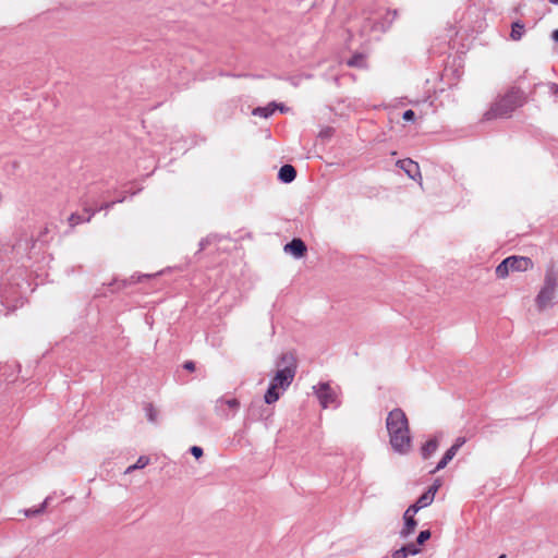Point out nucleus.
I'll return each instance as SVG.
<instances>
[{
	"label": "nucleus",
	"instance_id": "1",
	"mask_svg": "<svg viewBox=\"0 0 558 558\" xmlns=\"http://www.w3.org/2000/svg\"><path fill=\"white\" fill-rule=\"evenodd\" d=\"M276 374L264 396L267 404L276 402L292 384L298 369L296 357L291 352L282 353L276 362Z\"/></svg>",
	"mask_w": 558,
	"mask_h": 558
},
{
	"label": "nucleus",
	"instance_id": "2",
	"mask_svg": "<svg viewBox=\"0 0 558 558\" xmlns=\"http://www.w3.org/2000/svg\"><path fill=\"white\" fill-rule=\"evenodd\" d=\"M386 427L392 449L400 454H407L411 450L412 438L405 413L399 408L391 410L386 418Z\"/></svg>",
	"mask_w": 558,
	"mask_h": 558
},
{
	"label": "nucleus",
	"instance_id": "3",
	"mask_svg": "<svg viewBox=\"0 0 558 558\" xmlns=\"http://www.w3.org/2000/svg\"><path fill=\"white\" fill-rule=\"evenodd\" d=\"M527 101L526 93L517 84L510 86L507 92L499 96L483 114V120L509 118L515 109Z\"/></svg>",
	"mask_w": 558,
	"mask_h": 558
},
{
	"label": "nucleus",
	"instance_id": "4",
	"mask_svg": "<svg viewBox=\"0 0 558 558\" xmlns=\"http://www.w3.org/2000/svg\"><path fill=\"white\" fill-rule=\"evenodd\" d=\"M558 288V271L550 267L546 270L544 283L538 294L536 295L535 303L539 311H543L553 305Z\"/></svg>",
	"mask_w": 558,
	"mask_h": 558
},
{
	"label": "nucleus",
	"instance_id": "5",
	"mask_svg": "<svg viewBox=\"0 0 558 558\" xmlns=\"http://www.w3.org/2000/svg\"><path fill=\"white\" fill-rule=\"evenodd\" d=\"M313 389L324 409L328 407H338L340 404L337 392L328 383H320L317 386H314Z\"/></svg>",
	"mask_w": 558,
	"mask_h": 558
},
{
	"label": "nucleus",
	"instance_id": "6",
	"mask_svg": "<svg viewBox=\"0 0 558 558\" xmlns=\"http://www.w3.org/2000/svg\"><path fill=\"white\" fill-rule=\"evenodd\" d=\"M465 444L464 437H459L456 439V442L445 452L436 468L430 471L432 474L442 470L447 466V464L454 458L458 450Z\"/></svg>",
	"mask_w": 558,
	"mask_h": 558
},
{
	"label": "nucleus",
	"instance_id": "7",
	"mask_svg": "<svg viewBox=\"0 0 558 558\" xmlns=\"http://www.w3.org/2000/svg\"><path fill=\"white\" fill-rule=\"evenodd\" d=\"M283 252L296 259H300L305 256L307 247L303 240L294 238L291 242L283 246Z\"/></svg>",
	"mask_w": 558,
	"mask_h": 558
},
{
	"label": "nucleus",
	"instance_id": "8",
	"mask_svg": "<svg viewBox=\"0 0 558 558\" xmlns=\"http://www.w3.org/2000/svg\"><path fill=\"white\" fill-rule=\"evenodd\" d=\"M416 514V512H413L410 510V508H408L403 514V520H404V525L402 527V530L400 531V536L403 537V538H407L409 535H411L416 525H417V522L416 520L414 519V515Z\"/></svg>",
	"mask_w": 558,
	"mask_h": 558
},
{
	"label": "nucleus",
	"instance_id": "9",
	"mask_svg": "<svg viewBox=\"0 0 558 558\" xmlns=\"http://www.w3.org/2000/svg\"><path fill=\"white\" fill-rule=\"evenodd\" d=\"M240 405H241L240 400H238L235 398H231V399L221 398V399L217 400L216 409L219 413H221L223 415H228L229 413H228L227 409L230 412L234 413L240 409Z\"/></svg>",
	"mask_w": 558,
	"mask_h": 558
},
{
	"label": "nucleus",
	"instance_id": "10",
	"mask_svg": "<svg viewBox=\"0 0 558 558\" xmlns=\"http://www.w3.org/2000/svg\"><path fill=\"white\" fill-rule=\"evenodd\" d=\"M397 165L404 170V172L413 180L416 179V177L421 178L420 173V167L418 163L413 161L412 159H403L399 160Z\"/></svg>",
	"mask_w": 558,
	"mask_h": 558
},
{
	"label": "nucleus",
	"instance_id": "11",
	"mask_svg": "<svg viewBox=\"0 0 558 558\" xmlns=\"http://www.w3.org/2000/svg\"><path fill=\"white\" fill-rule=\"evenodd\" d=\"M434 496L432 492L426 490L424 494H422L416 502L411 505L409 508L413 512H418L421 509L429 506L434 501Z\"/></svg>",
	"mask_w": 558,
	"mask_h": 558
},
{
	"label": "nucleus",
	"instance_id": "12",
	"mask_svg": "<svg viewBox=\"0 0 558 558\" xmlns=\"http://www.w3.org/2000/svg\"><path fill=\"white\" fill-rule=\"evenodd\" d=\"M508 258L514 259L517 263H511L510 270L511 271H526L532 268L533 263L531 258L523 256H509Z\"/></svg>",
	"mask_w": 558,
	"mask_h": 558
},
{
	"label": "nucleus",
	"instance_id": "13",
	"mask_svg": "<svg viewBox=\"0 0 558 558\" xmlns=\"http://www.w3.org/2000/svg\"><path fill=\"white\" fill-rule=\"evenodd\" d=\"M296 177V171L293 166L284 165L280 168L278 178L283 183L292 182Z\"/></svg>",
	"mask_w": 558,
	"mask_h": 558
},
{
	"label": "nucleus",
	"instance_id": "14",
	"mask_svg": "<svg viewBox=\"0 0 558 558\" xmlns=\"http://www.w3.org/2000/svg\"><path fill=\"white\" fill-rule=\"evenodd\" d=\"M277 110V102L272 101L265 107H257L253 109L252 114L264 119L269 118Z\"/></svg>",
	"mask_w": 558,
	"mask_h": 558
},
{
	"label": "nucleus",
	"instance_id": "15",
	"mask_svg": "<svg viewBox=\"0 0 558 558\" xmlns=\"http://www.w3.org/2000/svg\"><path fill=\"white\" fill-rule=\"evenodd\" d=\"M511 263H517L514 259L512 258H505L497 267H496V276L498 278H506L509 272L511 271L510 270V267H511Z\"/></svg>",
	"mask_w": 558,
	"mask_h": 558
},
{
	"label": "nucleus",
	"instance_id": "16",
	"mask_svg": "<svg viewBox=\"0 0 558 558\" xmlns=\"http://www.w3.org/2000/svg\"><path fill=\"white\" fill-rule=\"evenodd\" d=\"M525 33V26L521 21H515L511 25L510 38L514 41L520 40Z\"/></svg>",
	"mask_w": 558,
	"mask_h": 558
},
{
	"label": "nucleus",
	"instance_id": "17",
	"mask_svg": "<svg viewBox=\"0 0 558 558\" xmlns=\"http://www.w3.org/2000/svg\"><path fill=\"white\" fill-rule=\"evenodd\" d=\"M437 448L438 441L436 438H432L426 441L421 449L423 459H428L437 450Z\"/></svg>",
	"mask_w": 558,
	"mask_h": 558
},
{
	"label": "nucleus",
	"instance_id": "18",
	"mask_svg": "<svg viewBox=\"0 0 558 558\" xmlns=\"http://www.w3.org/2000/svg\"><path fill=\"white\" fill-rule=\"evenodd\" d=\"M149 463V458L146 457V456H141L137 461L130 465L126 470H125V473H131L133 472L134 470H137V469H143L145 468L147 464Z\"/></svg>",
	"mask_w": 558,
	"mask_h": 558
},
{
	"label": "nucleus",
	"instance_id": "19",
	"mask_svg": "<svg viewBox=\"0 0 558 558\" xmlns=\"http://www.w3.org/2000/svg\"><path fill=\"white\" fill-rule=\"evenodd\" d=\"M349 66L364 68L366 65L365 57L363 54H354L348 60Z\"/></svg>",
	"mask_w": 558,
	"mask_h": 558
},
{
	"label": "nucleus",
	"instance_id": "20",
	"mask_svg": "<svg viewBox=\"0 0 558 558\" xmlns=\"http://www.w3.org/2000/svg\"><path fill=\"white\" fill-rule=\"evenodd\" d=\"M48 500H49V498H47V499H46V500L40 505V507H39V508H37V509H29V510H26V511L24 512V514H25L26 517H31V515H36V514L43 513V512L45 511V509H46V506H47V504H48Z\"/></svg>",
	"mask_w": 558,
	"mask_h": 558
},
{
	"label": "nucleus",
	"instance_id": "21",
	"mask_svg": "<svg viewBox=\"0 0 558 558\" xmlns=\"http://www.w3.org/2000/svg\"><path fill=\"white\" fill-rule=\"evenodd\" d=\"M407 553V556H414L420 553V549L414 544H408L401 547Z\"/></svg>",
	"mask_w": 558,
	"mask_h": 558
},
{
	"label": "nucleus",
	"instance_id": "22",
	"mask_svg": "<svg viewBox=\"0 0 558 558\" xmlns=\"http://www.w3.org/2000/svg\"><path fill=\"white\" fill-rule=\"evenodd\" d=\"M429 538H430V532L428 530H425V531L420 532L416 542H417V544L422 545Z\"/></svg>",
	"mask_w": 558,
	"mask_h": 558
},
{
	"label": "nucleus",
	"instance_id": "23",
	"mask_svg": "<svg viewBox=\"0 0 558 558\" xmlns=\"http://www.w3.org/2000/svg\"><path fill=\"white\" fill-rule=\"evenodd\" d=\"M191 453L196 458L199 459L203 457V449L198 446L191 447Z\"/></svg>",
	"mask_w": 558,
	"mask_h": 558
},
{
	"label": "nucleus",
	"instance_id": "24",
	"mask_svg": "<svg viewBox=\"0 0 558 558\" xmlns=\"http://www.w3.org/2000/svg\"><path fill=\"white\" fill-rule=\"evenodd\" d=\"M403 120L405 121H412L415 118V112L411 109L405 110L402 116Z\"/></svg>",
	"mask_w": 558,
	"mask_h": 558
},
{
	"label": "nucleus",
	"instance_id": "25",
	"mask_svg": "<svg viewBox=\"0 0 558 558\" xmlns=\"http://www.w3.org/2000/svg\"><path fill=\"white\" fill-rule=\"evenodd\" d=\"M392 558H407V553L404 551V549L400 548V549H397L392 553L391 555Z\"/></svg>",
	"mask_w": 558,
	"mask_h": 558
},
{
	"label": "nucleus",
	"instance_id": "26",
	"mask_svg": "<svg viewBox=\"0 0 558 558\" xmlns=\"http://www.w3.org/2000/svg\"><path fill=\"white\" fill-rule=\"evenodd\" d=\"M439 487H440V481L436 480L435 483L427 490L432 492L433 496L435 497V495L438 492Z\"/></svg>",
	"mask_w": 558,
	"mask_h": 558
},
{
	"label": "nucleus",
	"instance_id": "27",
	"mask_svg": "<svg viewBox=\"0 0 558 558\" xmlns=\"http://www.w3.org/2000/svg\"><path fill=\"white\" fill-rule=\"evenodd\" d=\"M183 367L189 371V372H194L195 371V363L193 361H186L184 364H183Z\"/></svg>",
	"mask_w": 558,
	"mask_h": 558
},
{
	"label": "nucleus",
	"instance_id": "28",
	"mask_svg": "<svg viewBox=\"0 0 558 558\" xmlns=\"http://www.w3.org/2000/svg\"><path fill=\"white\" fill-rule=\"evenodd\" d=\"M69 222L71 226H75L80 222V217L73 214L70 216Z\"/></svg>",
	"mask_w": 558,
	"mask_h": 558
},
{
	"label": "nucleus",
	"instance_id": "29",
	"mask_svg": "<svg viewBox=\"0 0 558 558\" xmlns=\"http://www.w3.org/2000/svg\"><path fill=\"white\" fill-rule=\"evenodd\" d=\"M277 109L280 110V112H287L289 110L283 104H277Z\"/></svg>",
	"mask_w": 558,
	"mask_h": 558
},
{
	"label": "nucleus",
	"instance_id": "30",
	"mask_svg": "<svg viewBox=\"0 0 558 558\" xmlns=\"http://www.w3.org/2000/svg\"><path fill=\"white\" fill-rule=\"evenodd\" d=\"M549 88L550 90L554 93V94H557L558 93V85L555 84V83H550L549 84Z\"/></svg>",
	"mask_w": 558,
	"mask_h": 558
},
{
	"label": "nucleus",
	"instance_id": "31",
	"mask_svg": "<svg viewBox=\"0 0 558 558\" xmlns=\"http://www.w3.org/2000/svg\"><path fill=\"white\" fill-rule=\"evenodd\" d=\"M551 39L556 43H558V29H555L553 33H551Z\"/></svg>",
	"mask_w": 558,
	"mask_h": 558
},
{
	"label": "nucleus",
	"instance_id": "32",
	"mask_svg": "<svg viewBox=\"0 0 558 558\" xmlns=\"http://www.w3.org/2000/svg\"><path fill=\"white\" fill-rule=\"evenodd\" d=\"M553 4H558V0H549Z\"/></svg>",
	"mask_w": 558,
	"mask_h": 558
},
{
	"label": "nucleus",
	"instance_id": "33",
	"mask_svg": "<svg viewBox=\"0 0 558 558\" xmlns=\"http://www.w3.org/2000/svg\"><path fill=\"white\" fill-rule=\"evenodd\" d=\"M327 134H328V131L320 132V135H327Z\"/></svg>",
	"mask_w": 558,
	"mask_h": 558
},
{
	"label": "nucleus",
	"instance_id": "34",
	"mask_svg": "<svg viewBox=\"0 0 558 558\" xmlns=\"http://www.w3.org/2000/svg\"><path fill=\"white\" fill-rule=\"evenodd\" d=\"M327 134H328V131L320 132V135H327Z\"/></svg>",
	"mask_w": 558,
	"mask_h": 558
},
{
	"label": "nucleus",
	"instance_id": "35",
	"mask_svg": "<svg viewBox=\"0 0 558 558\" xmlns=\"http://www.w3.org/2000/svg\"><path fill=\"white\" fill-rule=\"evenodd\" d=\"M327 134H328V131L320 132V135H327Z\"/></svg>",
	"mask_w": 558,
	"mask_h": 558
},
{
	"label": "nucleus",
	"instance_id": "36",
	"mask_svg": "<svg viewBox=\"0 0 558 558\" xmlns=\"http://www.w3.org/2000/svg\"><path fill=\"white\" fill-rule=\"evenodd\" d=\"M498 558H506V555H500Z\"/></svg>",
	"mask_w": 558,
	"mask_h": 558
}]
</instances>
